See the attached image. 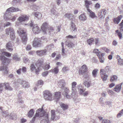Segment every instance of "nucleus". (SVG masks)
<instances>
[{"label": "nucleus", "mask_w": 123, "mask_h": 123, "mask_svg": "<svg viewBox=\"0 0 123 123\" xmlns=\"http://www.w3.org/2000/svg\"><path fill=\"white\" fill-rule=\"evenodd\" d=\"M48 120V115L47 114L45 115L43 117L42 120L41 121V123H49Z\"/></svg>", "instance_id": "nucleus-19"}, {"label": "nucleus", "mask_w": 123, "mask_h": 123, "mask_svg": "<svg viewBox=\"0 0 123 123\" xmlns=\"http://www.w3.org/2000/svg\"><path fill=\"white\" fill-rule=\"evenodd\" d=\"M35 18H37L40 19L42 17V14L40 12H36L35 14Z\"/></svg>", "instance_id": "nucleus-32"}, {"label": "nucleus", "mask_w": 123, "mask_h": 123, "mask_svg": "<svg viewBox=\"0 0 123 123\" xmlns=\"http://www.w3.org/2000/svg\"><path fill=\"white\" fill-rule=\"evenodd\" d=\"M51 13L56 16H58V13L56 12L54 8H52L51 9Z\"/></svg>", "instance_id": "nucleus-40"}, {"label": "nucleus", "mask_w": 123, "mask_h": 123, "mask_svg": "<svg viewBox=\"0 0 123 123\" xmlns=\"http://www.w3.org/2000/svg\"><path fill=\"white\" fill-rule=\"evenodd\" d=\"M19 11V9L18 8H15L13 7H11L7 9L5 14L9 13V14H10V12H14L18 11Z\"/></svg>", "instance_id": "nucleus-18"}, {"label": "nucleus", "mask_w": 123, "mask_h": 123, "mask_svg": "<svg viewBox=\"0 0 123 123\" xmlns=\"http://www.w3.org/2000/svg\"><path fill=\"white\" fill-rule=\"evenodd\" d=\"M105 103L106 104V105H108L110 107L111 106V102L109 101H107Z\"/></svg>", "instance_id": "nucleus-64"}, {"label": "nucleus", "mask_w": 123, "mask_h": 123, "mask_svg": "<svg viewBox=\"0 0 123 123\" xmlns=\"http://www.w3.org/2000/svg\"><path fill=\"white\" fill-rule=\"evenodd\" d=\"M32 7L34 11H36L39 8V6L35 4L33 5Z\"/></svg>", "instance_id": "nucleus-42"}, {"label": "nucleus", "mask_w": 123, "mask_h": 123, "mask_svg": "<svg viewBox=\"0 0 123 123\" xmlns=\"http://www.w3.org/2000/svg\"><path fill=\"white\" fill-rule=\"evenodd\" d=\"M41 42V39L40 38H35L33 41V45L35 47H37L38 45L40 44Z\"/></svg>", "instance_id": "nucleus-16"}, {"label": "nucleus", "mask_w": 123, "mask_h": 123, "mask_svg": "<svg viewBox=\"0 0 123 123\" xmlns=\"http://www.w3.org/2000/svg\"><path fill=\"white\" fill-rule=\"evenodd\" d=\"M4 86H5V88L6 90H12V88L9 86V83L5 82L3 83Z\"/></svg>", "instance_id": "nucleus-26"}, {"label": "nucleus", "mask_w": 123, "mask_h": 123, "mask_svg": "<svg viewBox=\"0 0 123 123\" xmlns=\"http://www.w3.org/2000/svg\"><path fill=\"white\" fill-rule=\"evenodd\" d=\"M62 55H63V56H65L66 55L65 52V49L64 48V47H63V48H62Z\"/></svg>", "instance_id": "nucleus-61"}, {"label": "nucleus", "mask_w": 123, "mask_h": 123, "mask_svg": "<svg viewBox=\"0 0 123 123\" xmlns=\"http://www.w3.org/2000/svg\"><path fill=\"white\" fill-rule=\"evenodd\" d=\"M12 42H8L6 44V48L9 51H12L13 49L11 48L12 47Z\"/></svg>", "instance_id": "nucleus-24"}, {"label": "nucleus", "mask_w": 123, "mask_h": 123, "mask_svg": "<svg viewBox=\"0 0 123 123\" xmlns=\"http://www.w3.org/2000/svg\"><path fill=\"white\" fill-rule=\"evenodd\" d=\"M100 7V5L98 3H97L96 4L95 7L96 8H99Z\"/></svg>", "instance_id": "nucleus-62"}, {"label": "nucleus", "mask_w": 123, "mask_h": 123, "mask_svg": "<svg viewBox=\"0 0 123 123\" xmlns=\"http://www.w3.org/2000/svg\"><path fill=\"white\" fill-rule=\"evenodd\" d=\"M116 57L118 61V64L121 65H123V59H121L118 55H117Z\"/></svg>", "instance_id": "nucleus-28"}, {"label": "nucleus", "mask_w": 123, "mask_h": 123, "mask_svg": "<svg viewBox=\"0 0 123 123\" xmlns=\"http://www.w3.org/2000/svg\"><path fill=\"white\" fill-rule=\"evenodd\" d=\"M50 67L49 65V63L48 64H46L44 67L45 68L46 70L48 69Z\"/></svg>", "instance_id": "nucleus-53"}, {"label": "nucleus", "mask_w": 123, "mask_h": 123, "mask_svg": "<svg viewBox=\"0 0 123 123\" xmlns=\"http://www.w3.org/2000/svg\"><path fill=\"white\" fill-rule=\"evenodd\" d=\"M83 76L86 80H88L89 79L90 75L87 73H85Z\"/></svg>", "instance_id": "nucleus-41"}, {"label": "nucleus", "mask_w": 123, "mask_h": 123, "mask_svg": "<svg viewBox=\"0 0 123 123\" xmlns=\"http://www.w3.org/2000/svg\"><path fill=\"white\" fill-rule=\"evenodd\" d=\"M2 63L3 64V66H0V71L2 70H4V68H5V67H6L5 65H7L8 64V63H3V61H2Z\"/></svg>", "instance_id": "nucleus-44"}, {"label": "nucleus", "mask_w": 123, "mask_h": 123, "mask_svg": "<svg viewBox=\"0 0 123 123\" xmlns=\"http://www.w3.org/2000/svg\"><path fill=\"white\" fill-rule=\"evenodd\" d=\"M32 30L34 33L37 34L39 32L40 29L37 25H34Z\"/></svg>", "instance_id": "nucleus-15"}, {"label": "nucleus", "mask_w": 123, "mask_h": 123, "mask_svg": "<svg viewBox=\"0 0 123 123\" xmlns=\"http://www.w3.org/2000/svg\"><path fill=\"white\" fill-rule=\"evenodd\" d=\"M94 38H91L87 40V42L89 45L91 44L92 43H93Z\"/></svg>", "instance_id": "nucleus-43"}, {"label": "nucleus", "mask_w": 123, "mask_h": 123, "mask_svg": "<svg viewBox=\"0 0 123 123\" xmlns=\"http://www.w3.org/2000/svg\"><path fill=\"white\" fill-rule=\"evenodd\" d=\"M60 105L64 110L67 109L68 107V105H67L62 103H60Z\"/></svg>", "instance_id": "nucleus-31"}, {"label": "nucleus", "mask_w": 123, "mask_h": 123, "mask_svg": "<svg viewBox=\"0 0 123 123\" xmlns=\"http://www.w3.org/2000/svg\"><path fill=\"white\" fill-rule=\"evenodd\" d=\"M58 85L60 87L64 89V91L62 93L64 96L68 99L70 98V96L68 94L69 92V90L68 88L64 87L66 85L65 80L63 79L60 80L58 82Z\"/></svg>", "instance_id": "nucleus-1"}, {"label": "nucleus", "mask_w": 123, "mask_h": 123, "mask_svg": "<svg viewBox=\"0 0 123 123\" xmlns=\"http://www.w3.org/2000/svg\"><path fill=\"white\" fill-rule=\"evenodd\" d=\"M13 59L16 61H18L20 60V58L18 57L17 56H14L13 57Z\"/></svg>", "instance_id": "nucleus-60"}, {"label": "nucleus", "mask_w": 123, "mask_h": 123, "mask_svg": "<svg viewBox=\"0 0 123 123\" xmlns=\"http://www.w3.org/2000/svg\"><path fill=\"white\" fill-rule=\"evenodd\" d=\"M77 88L79 90V93L82 94L85 90V89H84L83 87L82 86L81 84H80L78 85Z\"/></svg>", "instance_id": "nucleus-23"}, {"label": "nucleus", "mask_w": 123, "mask_h": 123, "mask_svg": "<svg viewBox=\"0 0 123 123\" xmlns=\"http://www.w3.org/2000/svg\"><path fill=\"white\" fill-rule=\"evenodd\" d=\"M120 26V29L121 31H123V19L122 21L119 24Z\"/></svg>", "instance_id": "nucleus-49"}, {"label": "nucleus", "mask_w": 123, "mask_h": 123, "mask_svg": "<svg viewBox=\"0 0 123 123\" xmlns=\"http://www.w3.org/2000/svg\"><path fill=\"white\" fill-rule=\"evenodd\" d=\"M102 123H110V122L109 120L105 119L103 120Z\"/></svg>", "instance_id": "nucleus-51"}, {"label": "nucleus", "mask_w": 123, "mask_h": 123, "mask_svg": "<svg viewBox=\"0 0 123 123\" xmlns=\"http://www.w3.org/2000/svg\"><path fill=\"white\" fill-rule=\"evenodd\" d=\"M123 112H121V111H120L119 113L117 115V117L118 118H120L123 115Z\"/></svg>", "instance_id": "nucleus-54"}, {"label": "nucleus", "mask_w": 123, "mask_h": 123, "mask_svg": "<svg viewBox=\"0 0 123 123\" xmlns=\"http://www.w3.org/2000/svg\"><path fill=\"white\" fill-rule=\"evenodd\" d=\"M102 49L103 50L105 51V52L107 53H108L109 52L110 50L109 49L106 48L105 47H103L102 48Z\"/></svg>", "instance_id": "nucleus-58"}, {"label": "nucleus", "mask_w": 123, "mask_h": 123, "mask_svg": "<svg viewBox=\"0 0 123 123\" xmlns=\"http://www.w3.org/2000/svg\"><path fill=\"white\" fill-rule=\"evenodd\" d=\"M106 11L105 9H103L101 10L100 12L98 13V16L100 19L103 17H104L106 13Z\"/></svg>", "instance_id": "nucleus-20"}, {"label": "nucleus", "mask_w": 123, "mask_h": 123, "mask_svg": "<svg viewBox=\"0 0 123 123\" xmlns=\"http://www.w3.org/2000/svg\"><path fill=\"white\" fill-rule=\"evenodd\" d=\"M98 70L97 69H95L93 70L92 72V74L94 77H96L97 75V71Z\"/></svg>", "instance_id": "nucleus-45"}, {"label": "nucleus", "mask_w": 123, "mask_h": 123, "mask_svg": "<svg viewBox=\"0 0 123 123\" xmlns=\"http://www.w3.org/2000/svg\"><path fill=\"white\" fill-rule=\"evenodd\" d=\"M45 112L43 109L40 108L37 111L35 115L37 117H43L45 115Z\"/></svg>", "instance_id": "nucleus-11"}, {"label": "nucleus", "mask_w": 123, "mask_h": 123, "mask_svg": "<svg viewBox=\"0 0 123 123\" xmlns=\"http://www.w3.org/2000/svg\"><path fill=\"white\" fill-rule=\"evenodd\" d=\"M117 76L115 75H112L111 77L110 81L111 82L116 81L117 79Z\"/></svg>", "instance_id": "nucleus-35"}, {"label": "nucleus", "mask_w": 123, "mask_h": 123, "mask_svg": "<svg viewBox=\"0 0 123 123\" xmlns=\"http://www.w3.org/2000/svg\"><path fill=\"white\" fill-rule=\"evenodd\" d=\"M77 85V83L75 82H73L72 83V95H76L77 92V90L76 86Z\"/></svg>", "instance_id": "nucleus-12"}, {"label": "nucleus", "mask_w": 123, "mask_h": 123, "mask_svg": "<svg viewBox=\"0 0 123 123\" xmlns=\"http://www.w3.org/2000/svg\"><path fill=\"white\" fill-rule=\"evenodd\" d=\"M107 91L108 93L110 95H112L113 94V92L111 90H108Z\"/></svg>", "instance_id": "nucleus-63"}, {"label": "nucleus", "mask_w": 123, "mask_h": 123, "mask_svg": "<svg viewBox=\"0 0 123 123\" xmlns=\"http://www.w3.org/2000/svg\"><path fill=\"white\" fill-rule=\"evenodd\" d=\"M88 70L87 66L86 65H83L79 69V73L83 75L85 73L87 72Z\"/></svg>", "instance_id": "nucleus-9"}, {"label": "nucleus", "mask_w": 123, "mask_h": 123, "mask_svg": "<svg viewBox=\"0 0 123 123\" xmlns=\"http://www.w3.org/2000/svg\"><path fill=\"white\" fill-rule=\"evenodd\" d=\"M47 23H44L41 26V29L43 31L46 32L47 31Z\"/></svg>", "instance_id": "nucleus-30"}, {"label": "nucleus", "mask_w": 123, "mask_h": 123, "mask_svg": "<svg viewBox=\"0 0 123 123\" xmlns=\"http://www.w3.org/2000/svg\"><path fill=\"white\" fill-rule=\"evenodd\" d=\"M34 110L33 109H31L28 113V116L29 117H32L34 113Z\"/></svg>", "instance_id": "nucleus-36"}, {"label": "nucleus", "mask_w": 123, "mask_h": 123, "mask_svg": "<svg viewBox=\"0 0 123 123\" xmlns=\"http://www.w3.org/2000/svg\"><path fill=\"white\" fill-rule=\"evenodd\" d=\"M47 52L46 49L42 50H37L36 51V53L39 56H42L46 54Z\"/></svg>", "instance_id": "nucleus-17"}, {"label": "nucleus", "mask_w": 123, "mask_h": 123, "mask_svg": "<svg viewBox=\"0 0 123 123\" xmlns=\"http://www.w3.org/2000/svg\"><path fill=\"white\" fill-rule=\"evenodd\" d=\"M61 94L60 92H56L55 93V99H56V102L58 101L61 96Z\"/></svg>", "instance_id": "nucleus-27"}, {"label": "nucleus", "mask_w": 123, "mask_h": 123, "mask_svg": "<svg viewBox=\"0 0 123 123\" xmlns=\"http://www.w3.org/2000/svg\"><path fill=\"white\" fill-rule=\"evenodd\" d=\"M85 5L87 8V10L89 12V16L92 18H94L95 17V14L88 8L89 7V5L92 4V2L87 0H85Z\"/></svg>", "instance_id": "nucleus-4"}, {"label": "nucleus", "mask_w": 123, "mask_h": 123, "mask_svg": "<svg viewBox=\"0 0 123 123\" xmlns=\"http://www.w3.org/2000/svg\"><path fill=\"white\" fill-rule=\"evenodd\" d=\"M29 19V17L25 15H21L18 19V21L20 22L27 20Z\"/></svg>", "instance_id": "nucleus-14"}, {"label": "nucleus", "mask_w": 123, "mask_h": 123, "mask_svg": "<svg viewBox=\"0 0 123 123\" xmlns=\"http://www.w3.org/2000/svg\"><path fill=\"white\" fill-rule=\"evenodd\" d=\"M18 82L22 85L23 87L24 88H28L29 87L30 85L28 82L25 81L23 80H19Z\"/></svg>", "instance_id": "nucleus-13"}, {"label": "nucleus", "mask_w": 123, "mask_h": 123, "mask_svg": "<svg viewBox=\"0 0 123 123\" xmlns=\"http://www.w3.org/2000/svg\"><path fill=\"white\" fill-rule=\"evenodd\" d=\"M122 16L121 15H120L117 18H115L113 19V21L114 23L116 24H118L120 21Z\"/></svg>", "instance_id": "nucleus-22"}, {"label": "nucleus", "mask_w": 123, "mask_h": 123, "mask_svg": "<svg viewBox=\"0 0 123 123\" xmlns=\"http://www.w3.org/2000/svg\"><path fill=\"white\" fill-rule=\"evenodd\" d=\"M69 69L67 67L64 66L63 68L62 71L64 72H65L68 71Z\"/></svg>", "instance_id": "nucleus-47"}, {"label": "nucleus", "mask_w": 123, "mask_h": 123, "mask_svg": "<svg viewBox=\"0 0 123 123\" xmlns=\"http://www.w3.org/2000/svg\"><path fill=\"white\" fill-rule=\"evenodd\" d=\"M5 50L3 49L0 50V54H1L0 55V59L3 61V63H9L11 60L6 57L4 55L9 57L11 56V54L8 52H5L4 51Z\"/></svg>", "instance_id": "nucleus-2"}, {"label": "nucleus", "mask_w": 123, "mask_h": 123, "mask_svg": "<svg viewBox=\"0 0 123 123\" xmlns=\"http://www.w3.org/2000/svg\"><path fill=\"white\" fill-rule=\"evenodd\" d=\"M43 60L42 58L39 59L38 60L37 63V64H38L39 66H41V65L43 63Z\"/></svg>", "instance_id": "nucleus-38"}, {"label": "nucleus", "mask_w": 123, "mask_h": 123, "mask_svg": "<svg viewBox=\"0 0 123 123\" xmlns=\"http://www.w3.org/2000/svg\"><path fill=\"white\" fill-rule=\"evenodd\" d=\"M3 17L5 20H10L12 21H14L16 19L17 16V15H14L13 14L10 15V14L7 13L4 14Z\"/></svg>", "instance_id": "nucleus-7"}, {"label": "nucleus", "mask_w": 123, "mask_h": 123, "mask_svg": "<svg viewBox=\"0 0 123 123\" xmlns=\"http://www.w3.org/2000/svg\"><path fill=\"white\" fill-rule=\"evenodd\" d=\"M93 42H95V44L96 45L98 43L99 41V39L98 38H94Z\"/></svg>", "instance_id": "nucleus-52"}, {"label": "nucleus", "mask_w": 123, "mask_h": 123, "mask_svg": "<svg viewBox=\"0 0 123 123\" xmlns=\"http://www.w3.org/2000/svg\"><path fill=\"white\" fill-rule=\"evenodd\" d=\"M55 111L54 110H52L51 111V119L52 120H54L55 118V120H58L60 118L59 117H57V118L56 119L55 118H55Z\"/></svg>", "instance_id": "nucleus-29"}, {"label": "nucleus", "mask_w": 123, "mask_h": 123, "mask_svg": "<svg viewBox=\"0 0 123 123\" xmlns=\"http://www.w3.org/2000/svg\"><path fill=\"white\" fill-rule=\"evenodd\" d=\"M43 93L44 97L45 100H52L54 99L52 97V94L49 91L46 90Z\"/></svg>", "instance_id": "nucleus-8"}, {"label": "nucleus", "mask_w": 123, "mask_h": 123, "mask_svg": "<svg viewBox=\"0 0 123 123\" xmlns=\"http://www.w3.org/2000/svg\"><path fill=\"white\" fill-rule=\"evenodd\" d=\"M74 44L71 42H70L68 44V46L69 47H72L74 46Z\"/></svg>", "instance_id": "nucleus-59"}, {"label": "nucleus", "mask_w": 123, "mask_h": 123, "mask_svg": "<svg viewBox=\"0 0 123 123\" xmlns=\"http://www.w3.org/2000/svg\"><path fill=\"white\" fill-rule=\"evenodd\" d=\"M11 24L9 22H7L6 23H4V27H7L10 25H11Z\"/></svg>", "instance_id": "nucleus-50"}, {"label": "nucleus", "mask_w": 123, "mask_h": 123, "mask_svg": "<svg viewBox=\"0 0 123 123\" xmlns=\"http://www.w3.org/2000/svg\"><path fill=\"white\" fill-rule=\"evenodd\" d=\"M4 86L3 83H0V93H1L3 90Z\"/></svg>", "instance_id": "nucleus-48"}, {"label": "nucleus", "mask_w": 123, "mask_h": 123, "mask_svg": "<svg viewBox=\"0 0 123 123\" xmlns=\"http://www.w3.org/2000/svg\"><path fill=\"white\" fill-rule=\"evenodd\" d=\"M98 56L99 57L100 61V62L103 63L104 62V59L103 58L100 57V55H98Z\"/></svg>", "instance_id": "nucleus-46"}, {"label": "nucleus", "mask_w": 123, "mask_h": 123, "mask_svg": "<svg viewBox=\"0 0 123 123\" xmlns=\"http://www.w3.org/2000/svg\"><path fill=\"white\" fill-rule=\"evenodd\" d=\"M80 19L81 20H85L86 19V16L85 15V13L81 14L79 17Z\"/></svg>", "instance_id": "nucleus-33"}, {"label": "nucleus", "mask_w": 123, "mask_h": 123, "mask_svg": "<svg viewBox=\"0 0 123 123\" xmlns=\"http://www.w3.org/2000/svg\"><path fill=\"white\" fill-rule=\"evenodd\" d=\"M30 69L31 71H35V72H37L39 71V68L37 67V69H36V67L33 64H32L30 66Z\"/></svg>", "instance_id": "nucleus-25"}, {"label": "nucleus", "mask_w": 123, "mask_h": 123, "mask_svg": "<svg viewBox=\"0 0 123 123\" xmlns=\"http://www.w3.org/2000/svg\"><path fill=\"white\" fill-rule=\"evenodd\" d=\"M18 32L19 35H21L23 43L25 44L27 40L26 32L21 29H19L18 30Z\"/></svg>", "instance_id": "nucleus-6"}, {"label": "nucleus", "mask_w": 123, "mask_h": 123, "mask_svg": "<svg viewBox=\"0 0 123 123\" xmlns=\"http://www.w3.org/2000/svg\"><path fill=\"white\" fill-rule=\"evenodd\" d=\"M4 73L5 74H8V71L7 70V68L6 67H5V68H4Z\"/></svg>", "instance_id": "nucleus-57"}, {"label": "nucleus", "mask_w": 123, "mask_h": 123, "mask_svg": "<svg viewBox=\"0 0 123 123\" xmlns=\"http://www.w3.org/2000/svg\"><path fill=\"white\" fill-rule=\"evenodd\" d=\"M71 27L70 29L71 30H72L74 31L76 29L75 25L74 23H73L72 22H71Z\"/></svg>", "instance_id": "nucleus-37"}, {"label": "nucleus", "mask_w": 123, "mask_h": 123, "mask_svg": "<svg viewBox=\"0 0 123 123\" xmlns=\"http://www.w3.org/2000/svg\"><path fill=\"white\" fill-rule=\"evenodd\" d=\"M110 67L108 66H107L105 67L104 70L103 69H101L100 70V74L101 78L102 79L103 81H105L107 79L108 77V75L106 74L104 71V70L105 72L107 73L110 71Z\"/></svg>", "instance_id": "nucleus-3"}, {"label": "nucleus", "mask_w": 123, "mask_h": 123, "mask_svg": "<svg viewBox=\"0 0 123 123\" xmlns=\"http://www.w3.org/2000/svg\"><path fill=\"white\" fill-rule=\"evenodd\" d=\"M72 15L69 13H67L65 15V16L66 17L70 19V17Z\"/></svg>", "instance_id": "nucleus-55"}, {"label": "nucleus", "mask_w": 123, "mask_h": 123, "mask_svg": "<svg viewBox=\"0 0 123 123\" xmlns=\"http://www.w3.org/2000/svg\"><path fill=\"white\" fill-rule=\"evenodd\" d=\"M93 52L98 55H99V52L98 50L97 49H95L93 50Z\"/></svg>", "instance_id": "nucleus-56"}, {"label": "nucleus", "mask_w": 123, "mask_h": 123, "mask_svg": "<svg viewBox=\"0 0 123 123\" xmlns=\"http://www.w3.org/2000/svg\"><path fill=\"white\" fill-rule=\"evenodd\" d=\"M6 34L7 35L10 34V37L11 40H13L15 37L14 35V31L12 27L7 28L5 30Z\"/></svg>", "instance_id": "nucleus-5"}, {"label": "nucleus", "mask_w": 123, "mask_h": 123, "mask_svg": "<svg viewBox=\"0 0 123 123\" xmlns=\"http://www.w3.org/2000/svg\"><path fill=\"white\" fill-rule=\"evenodd\" d=\"M84 84L86 86L88 87L91 85V82H88L86 81L85 80L84 82Z\"/></svg>", "instance_id": "nucleus-39"}, {"label": "nucleus", "mask_w": 123, "mask_h": 123, "mask_svg": "<svg viewBox=\"0 0 123 123\" xmlns=\"http://www.w3.org/2000/svg\"><path fill=\"white\" fill-rule=\"evenodd\" d=\"M122 84V83L117 85L114 89V91L117 92H119L122 88L121 86Z\"/></svg>", "instance_id": "nucleus-21"}, {"label": "nucleus", "mask_w": 123, "mask_h": 123, "mask_svg": "<svg viewBox=\"0 0 123 123\" xmlns=\"http://www.w3.org/2000/svg\"><path fill=\"white\" fill-rule=\"evenodd\" d=\"M3 115L4 116V117L9 116V118L13 120H16V118L17 115L15 114L11 113L10 114V115H9L7 112V111H4L3 112Z\"/></svg>", "instance_id": "nucleus-10"}, {"label": "nucleus", "mask_w": 123, "mask_h": 123, "mask_svg": "<svg viewBox=\"0 0 123 123\" xmlns=\"http://www.w3.org/2000/svg\"><path fill=\"white\" fill-rule=\"evenodd\" d=\"M59 69L58 67H57L53 69H51L50 71V72H52L55 74H56L59 72Z\"/></svg>", "instance_id": "nucleus-34"}]
</instances>
